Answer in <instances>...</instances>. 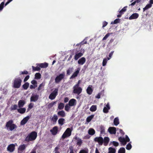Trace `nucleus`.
<instances>
[{
    "label": "nucleus",
    "instance_id": "1",
    "mask_svg": "<svg viewBox=\"0 0 153 153\" xmlns=\"http://www.w3.org/2000/svg\"><path fill=\"white\" fill-rule=\"evenodd\" d=\"M5 127L10 131L16 130L17 128V126L13 123V121L12 120H9L6 122Z\"/></svg>",
    "mask_w": 153,
    "mask_h": 153
},
{
    "label": "nucleus",
    "instance_id": "2",
    "mask_svg": "<svg viewBox=\"0 0 153 153\" xmlns=\"http://www.w3.org/2000/svg\"><path fill=\"white\" fill-rule=\"evenodd\" d=\"M37 136V133L36 131H32L25 138V140L27 142L35 140Z\"/></svg>",
    "mask_w": 153,
    "mask_h": 153
},
{
    "label": "nucleus",
    "instance_id": "3",
    "mask_svg": "<svg viewBox=\"0 0 153 153\" xmlns=\"http://www.w3.org/2000/svg\"><path fill=\"white\" fill-rule=\"evenodd\" d=\"M22 80L20 77L15 78L13 82V87L14 88H19L20 87Z\"/></svg>",
    "mask_w": 153,
    "mask_h": 153
},
{
    "label": "nucleus",
    "instance_id": "4",
    "mask_svg": "<svg viewBox=\"0 0 153 153\" xmlns=\"http://www.w3.org/2000/svg\"><path fill=\"white\" fill-rule=\"evenodd\" d=\"M73 130V128L71 127L70 128H68L66 129L65 131L63 133L62 136V138L64 139L66 137L70 136L71 134V132Z\"/></svg>",
    "mask_w": 153,
    "mask_h": 153
},
{
    "label": "nucleus",
    "instance_id": "5",
    "mask_svg": "<svg viewBox=\"0 0 153 153\" xmlns=\"http://www.w3.org/2000/svg\"><path fill=\"white\" fill-rule=\"evenodd\" d=\"M73 93L78 95L80 94L82 92V89L79 86L74 85L73 87Z\"/></svg>",
    "mask_w": 153,
    "mask_h": 153
},
{
    "label": "nucleus",
    "instance_id": "6",
    "mask_svg": "<svg viewBox=\"0 0 153 153\" xmlns=\"http://www.w3.org/2000/svg\"><path fill=\"white\" fill-rule=\"evenodd\" d=\"M65 75L64 73L61 74L57 76L55 79V82L56 83H59L62 79L64 78Z\"/></svg>",
    "mask_w": 153,
    "mask_h": 153
},
{
    "label": "nucleus",
    "instance_id": "7",
    "mask_svg": "<svg viewBox=\"0 0 153 153\" xmlns=\"http://www.w3.org/2000/svg\"><path fill=\"white\" fill-rule=\"evenodd\" d=\"M58 88H55L50 94L49 96V98L51 100H54L58 95Z\"/></svg>",
    "mask_w": 153,
    "mask_h": 153
},
{
    "label": "nucleus",
    "instance_id": "8",
    "mask_svg": "<svg viewBox=\"0 0 153 153\" xmlns=\"http://www.w3.org/2000/svg\"><path fill=\"white\" fill-rule=\"evenodd\" d=\"M94 140L95 142H98L99 145L100 146L102 145L103 143V139L101 136L95 137L94 139Z\"/></svg>",
    "mask_w": 153,
    "mask_h": 153
},
{
    "label": "nucleus",
    "instance_id": "9",
    "mask_svg": "<svg viewBox=\"0 0 153 153\" xmlns=\"http://www.w3.org/2000/svg\"><path fill=\"white\" fill-rule=\"evenodd\" d=\"M15 148V145L13 144H11L8 146L7 148V151L10 153H12L14 151Z\"/></svg>",
    "mask_w": 153,
    "mask_h": 153
},
{
    "label": "nucleus",
    "instance_id": "10",
    "mask_svg": "<svg viewBox=\"0 0 153 153\" xmlns=\"http://www.w3.org/2000/svg\"><path fill=\"white\" fill-rule=\"evenodd\" d=\"M50 131L52 135H55L58 132V127L57 126H55L50 130Z\"/></svg>",
    "mask_w": 153,
    "mask_h": 153
},
{
    "label": "nucleus",
    "instance_id": "11",
    "mask_svg": "<svg viewBox=\"0 0 153 153\" xmlns=\"http://www.w3.org/2000/svg\"><path fill=\"white\" fill-rule=\"evenodd\" d=\"M39 96L37 94H32L30 98V102H36L38 100Z\"/></svg>",
    "mask_w": 153,
    "mask_h": 153
},
{
    "label": "nucleus",
    "instance_id": "12",
    "mask_svg": "<svg viewBox=\"0 0 153 153\" xmlns=\"http://www.w3.org/2000/svg\"><path fill=\"white\" fill-rule=\"evenodd\" d=\"M74 139L77 140L76 145L79 146L81 145L82 143V141L79 137H78L77 136H75L74 138Z\"/></svg>",
    "mask_w": 153,
    "mask_h": 153
},
{
    "label": "nucleus",
    "instance_id": "13",
    "mask_svg": "<svg viewBox=\"0 0 153 153\" xmlns=\"http://www.w3.org/2000/svg\"><path fill=\"white\" fill-rule=\"evenodd\" d=\"M26 145L23 144L20 146L18 149V152L19 153H22L26 147Z\"/></svg>",
    "mask_w": 153,
    "mask_h": 153
},
{
    "label": "nucleus",
    "instance_id": "14",
    "mask_svg": "<svg viewBox=\"0 0 153 153\" xmlns=\"http://www.w3.org/2000/svg\"><path fill=\"white\" fill-rule=\"evenodd\" d=\"M108 131L110 134H115L116 133V128L114 127H110L108 129Z\"/></svg>",
    "mask_w": 153,
    "mask_h": 153
},
{
    "label": "nucleus",
    "instance_id": "15",
    "mask_svg": "<svg viewBox=\"0 0 153 153\" xmlns=\"http://www.w3.org/2000/svg\"><path fill=\"white\" fill-rule=\"evenodd\" d=\"M25 103V100H20L18 102V106L19 108H20L23 107Z\"/></svg>",
    "mask_w": 153,
    "mask_h": 153
},
{
    "label": "nucleus",
    "instance_id": "16",
    "mask_svg": "<svg viewBox=\"0 0 153 153\" xmlns=\"http://www.w3.org/2000/svg\"><path fill=\"white\" fill-rule=\"evenodd\" d=\"M29 119L30 117L29 116H27L26 117H25L21 121L20 123L21 125H25L28 120Z\"/></svg>",
    "mask_w": 153,
    "mask_h": 153
},
{
    "label": "nucleus",
    "instance_id": "17",
    "mask_svg": "<svg viewBox=\"0 0 153 153\" xmlns=\"http://www.w3.org/2000/svg\"><path fill=\"white\" fill-rule=\"evenodd\" d=\"M36 65L37 66H39L40 68H47L48 66V64L46 62L37 64Z\"/></svg>",
    "mask_w": 153,
    "mask_h": 153
},
{
    "label": "nucleus",
    "instance_id": "18",
    "mask_svg": "<svg viewBox=\"0 0 153 153\" xmlns=\"http://www.w3.org/2000/svg\"><path fill=\"white\" fill-rule=\"evenodd\" d=\"M76 100L74 99H71L68 103L69 106H72L74 105L76 103Z\"/></svg>",
    "mask_w": 153,
    "mask_h": 153
},
{
    "label": "nucleus",
    "instance_id": "19",
    "mask_svg": "<svg viewBox=\"0 0 153 153\" xmlns=\"http://www.w3.org/2000/svg\"><path fill=\"white\" fill-rule=\"evenodd\" d=\"M139 17V14L136 13H134L129 18L130 20L136 19Z\"/></svg>",
    "mask_w": 153,
    "mask_h": 153
},
{
    "label": "nucleus",
    "instance_id": "20",
    "mask_svg": "<svg viewBox=\"0 0 153 153\" xmlns=\"http://www.w3.org/2000/svg\"><path fill=\"white\" fill-rule=\"evenodd\" d=\"M110 109V107L109 104L108 103L106 105L105 107H104L103 109V112L105 113L108 112V110Z\"/></svg>",
    "mask_w": 153,
    "mask_h": 153
},
{
    "label": "nucleus",
    "instance_id": "21",
    "mask_svg": "<svg viewBox=\"0 0 153 153\" xmlns=\"http://www.w3.org/2000/svg\"><path fill=\"white\" fill-rule=\"evenodd\" d=\"M85 58L84 57H82L79 60L78 62L79 64L82 65L85 63Z\"/></svg>",
    "mask_w": 153,
    "mask_h": 153
},
{
    "label": "nucleus",
    "instance_id": "22",
    "mask_svg": "<svg viewBox=\"0 0 153 153\" xmlns=\"http://www.w3.org/2000/svg\"><path fill=\"white\" fill-rule=\"evenodd\" d=\"M57 114L59 116L63 117L65 116L66 114L65 111L63 110H62L58 111Z\"/></svg>",
    "mask_w": 153,
    "mask_h": 153
},
{
    "label": "nucleus",
    "instance_id": "23",
    "mask_svg": "<svg viewBox=\"0 0 153 153\" xmlns=\"http://www.w3.org/2000/svg\"><path fill=\"white\" fill-rule=\"evenodd\" d=\"M26 109L25 108H20L17 109V111L21 114H23L25 113Z\"/></svg>",
    "mask_w": 153,
    "mask_h": 153
},
{
    "label": "nucleus",
    "instance_id": "24",
    "mask_svg": "<svg viewBox=\"0 0 153 153\" xmlns=\"http://www.w3.org/2000/svg\"><path fill=\"white\" fill-rule=\"evenodd\" d=\"M109 141V139L108 137H105L103 139L104 145L106 146L108 144Z\"/></svg>",
    "mask_w": 153,
    "mask_h": 153
},
{
    "label": "nucleus",
    "instance_id": "25",
    "mask_svg": "<svg viewBox=\"0 0 153 153\" xmlns=\"http://www.w3.org/2000/svg\"><path fill=\"white\" fill-rule=\"evenodd\" d=\"M79 69H78L76 71L74 72V73L71 77L70 79H72L75 77L77 76L79 73Z\"/></svg>",
    "mask_w": 153,
    "mask_h": 153
},
{
    "label": "nucleus",
    "instance_id": "26",
    "mask_svg": "<svg viewBox=\"0 0 153 153\" xmlns=\"http://www.w3.org/2000/svg\"><path fill=\"white\" fill-rule=\"evenodd\" d=\"M65 120L63 118H59L58 120V124L61 126H62L65 123Z\"/></svg>",
    "mask_w": 153,
    "mask_h": 153
},
{
    "label": "nucleus",
    "instance_id": "27",
    "mask_svg": "<svg viewBox=\"0 0 153 153\" xmlns=\"http://www.w3.org/2000/svg\"><path fill=\"white\" fill-rule=\"evenodd\" d=\"M118 140L123 145H124L126 144V141L124 138L122 137H120L119 138Z\"/></svg>",
    "mask_w": 153,
    "mask_h": 153
},
{
    "label": "nucleus",
    "instance_id": "28",
    "mask_svg": "<svg viewBox=\"0 0 153 153\" xmlns=\"http://www.w3.org/2000/svg\"><path fill=\"white\" fill-rule=\"evenodd\" d=\"M83 55V54L81 53H79L77 54H76L74 56V59L76 60L78 59L82 56Z\"/></svg>",
    "mask_w": 153,
    "mask_h": 153
},
{
    "label": "nucleus",
    "instance_id": "29",
    "mask_svg": "<svg viewBox=\"0 0 153 153\" xmlns=\"http://www.w3.org/2000/svg\"><path fill=\"white\" fill-rule=\"evenodd\" d=\"M29 85V84L28 82H25L22 86V88L24 90H27Z\"/></svg>",
    "mask_w": 153,
    "mask_h": 153
},
{
    "label": "nucleus",
    "instance_id": "30",
    "mask_svg": "<svg viewBox=\"0 0 153 153\" xmlns=\"http://www.w3.org/2000/svg\"><path fill=\"white\" fill-rule=\"evenodd\" d=\"M93 91V90L92 89L90 86H88L86 90L87 93L89 95L91 94Z\"/></svg>",
    "mask_w": 153,
    "mask_h": 153
},
{
    "label": "nucleus",
    "instance_id": "31",
    "mask_svg": "<svg viewBox=\"0 0 153 153\" xmlns=\"http://www.w3.org/2000/svg\"><path fill=\"white\" fill-rule=\"evenodd\" d=\"M95 131L93 128H91L88 131V133L90 135H93L95 134Z\"/></svg>",
    "mask_w": 153,
    "mask_h": 153
},
{
    "label": "nucleus",
    "instance_id": "32",
    "mask_svg": "<svg viewBox=\"0 0 153 153\" xmlns=\"http://www.w3.org/2000/svg\"><path fill=\"white\" fill-rule=\"evenodd\" d=\"M108 153H115L116 152V150L115 149L112 148L111 147H110L108 149Z\"/></svg>",
    "mask_w": 153,
    "mask_h": 153
},
{
    "label": "nucleus",
    "instance_id": "33",
    "mask_svg": "<svg viewBox=\"0 0 153 153\" xmlns=\"http://www.w3.org/2000/svg\"><path fill=\"white\" fill-rule=\"evenodd\" d=\"M58 118L57 116L55 114L53 117L51 118V120L53 123H56L58 120Z\"/></svg>",
    "mask_w": 153,
    "mask_h": 153
},
{
    "label": "nucleus",
    "instance_id": "34",
    "mask_svg": "<svg viewBox=\"0 0 153 153\" xmlns=\"http://www.w3.org/2000/svg\"><path fill=\"white\" fill-rule=\"evenodd\" d=\"M65 106V104L64 103L60 102L58 104V108L59 110L62 109Z\"/></svg>",
    "mask_w": 153,
    "mask_h": 153
},
{
    "label": "nucleus",
    "instance_id": "35",
    "mask_svg": "<svg viewBox=\"0 0 153 153\" xmlns=\"http://www.w3.org/2000/svg\"><path fill=\"white\" fill-rule=\"evenodd\" d=\"M97 109V106L96 105H92L90 108V110L92 112L95 111Z\"/></svg>",
    "mask_w": 153,
    "mask_h": 153
},
{
    "label": "nucleus",
    "instance_id": "36",
    "mask_svg": "<svg viewBox=\"0 0 153 153\" xmlns=\"http://www.w3.org/2000/svg\"><path fill=\"white\" fill-rule=\"evenodd\" d=\"M18 107V106L16 104L12 105L10 108V110L11 111H14L17 110Z\"/></svg>",
    "mask_w": 153,
    "mask_h": 153
},
{
    "label": "nucleus",
    "instance_id": "37",
    "mask_svg": "<svg viewBox=\"0 0 153 153\" xmlns=\"http://www.w3.org/2000/svg\"><path fill=\"white\" fill-rule=\"evenodd\" d=\"M94 116V115H91V116L88 117L86 119V121L88 123L90 122L91 120L93 118Z\"/></svg>",
    "mask_w": 153,
    "mask_h": 153
},
{
    "label": "nucleus",
    "instance_id": "38",
    "mask_svg": "<svg viewBox=\"0 0 153 153\" xmlns=\"http://www.w3.org/2000/svg\"><path fill=\"white\" fill-rule=\"evenodd\" d=\"M100 134H105V128L104 126H100Z\"/></svg>",
    "mask_w": 153,
    "mask_h": 153
},
{
    "label": "nucleus",
    "instance_id": "39",
    "mask_svg": "<svg viewBox=\"0 0 153 153\" xmlns=\"http://www.w3.org/2000/svg\"><path fill=\"white\" fill-rule=\"evenodd\" d=\"M41 78V75L39 73H36L35 75V79H39Z\"/></svg>",
    "mask_w": 153,
    "mask_h": 153
},
{
    "label": "nucleus",
    "instance_id": "40",
    "mask_svg": "<svg viewBox=\"0 0 153 153\" xmlns=\"http://www.w3.org/2000/svg\"><path fill=\"white\" fill-rule=\"evenodd\" d=\"M114 125L115 126H117L119 124V122L118 118L116 117L114 118Z\"/></svg>",
    "mask_w": 153,
    "mask_h": 153
},
{
    "label": "nucleus",
    "instance_id": "41",
    "mask_svg": "<svg viewBox=\"0 0 153 153\" xmlns=\"http://www.w3.org/2000/svg\"><path fill=\"white\" fill-rule=\"evenodd\" d=\"M73 68H70L67 70V75H69L73 71Z\"/></svg>",
    "mask_w": 153,
    "mask_h": 153
},
{
    "label": "nucleus",
    "instance_id": "42",
    "mask_svg": "<svg viewBox=\"0 0 153 153\" xmlns=\"http://www.w3.org/2000/svg\"><path fill=\"white\" fill-rule=\"evenodd\" d=\"M127 7V6L124 7L120 11L119 13L120 14H123L126 10V8Z\"/></svg>",
    "mask_w": 153,
    "mask_h": 153
},
{
    "label": "nucleus",
    "instance_id": "43",
    "mask_svg": "<svg viewBox=\"0 0 153 153\" xmlns=\"http://www.w3.org/2000/svg\"><path fill=\"white\" fill-rule=\"evenodd\" d=\"M118 153H125V149L123 147L120 148L118 151Z\"/></svg>",
    "mask_w": 153,
    "mask_h": 153
},
{
    "label": "nucleus",
    "instance_id": "44",
    "mask_svg": "<svg viewBox=\"0 0 153 153\" xmlns=\"http://www.w3.org/2000/svg\"><path fill=\"white\" fill-rule=\"evenodd\" d=\"M152 6V5H150L149 4H147L146 5L145 7L143 8V11H144L146 10L151 8Z\"/></svg>",
    "mask_w": 153,
    "mask_h": 153
},
{
    "label": "nucleus",
    "instance_id": "45",
    "mask_svg": "<svg viewBox=\"0 0 153 153\" xmlns=\"http://www.w3.org/2000/svg\"><path fill=\"white\" fill-rule=\"evenodd\" d=\"M33 71H39L41 69L40 67H39L37 66L36 67H35L33 66H32Z\"/></svg>",
    "mask_w": 153,
    "mask_h": 153
},
{
    "label": "nucleus",
    "instance_id": "46",
    "mask_svg": "<svg viewBox=\"0 0 153 153\" xmlns=\"http://www.w3.org/2000/svg\"><path fill=\"white\" fill-rule=\"evenodd\" d=\"M56 102L55 101L49 103L48 105V108H52L54 104H56Z\"/></svg>",
    "mask_w": 153,
    "mask_h": 153
},
{
    "label": "nucleus",
    "instance_id": "47",
    "mask_svg": "<svg viewBox=\"0 0 153 153\" xmlns=\"http://www.w3.org/2000/svg\"><path fill=\"white\" fill-rule=\"evenodd\" d=\"M31 83L35 87H37V82L35 80H33L31 82Z\"/></svg>",
    "mask_w": 153,
    "mask_h": 153
},
{
    "label": "nucleus",
    "instance_id": "48",
    "mask_svg": "<svg viewBox=\"0 0 153 153\" xmlns=\"http://www.w3.org/2000/svg\"><path fill=\"white\" fill-rule=\"evenodd\" d=\"M33 104L32 103H30L28 105V108L27 109V111H29L30 109H31L33 106Z\"/></svg>",
    "mask_w": 153,
    "mask_h": 153
},
{
    "label": "nucleus",
    "instance_id": "49",
    "mask_svg": "<svg viewBox=\"0 0 153 153\" xmlns=\"http://www.w3.org/2000/svg\"><path fill=\"white\" fill-rule=\"evenodd\" d=\"M70 108V107L69 105L66 104L65 106V109L67 111H68Z\"/></svg>",
    "mask_w": 153,
    "mask_h": 153
},
{
    "label": "nucleus",
    "instance_id": "50",
    "mask_svg": "<svg viewBox=\"0 0 153 153\" xmlns=\"http://www.w3.org/2000/svg\"><path fill=\"white\" fill-rule=\"evenodd\" d=\"M131 145L130 142L126 145V148L127 150H129L131 149Z\"/></svg>",
    "mask_w": 153,
    "mask_h": 153
},
{
    "label": "nucleus",
    "instance_id": "51",
    "mask_svg": "<svg viewBox=\"0 0 153 153\" xmlns=\"http://www.w3.org/2000/svg\"><path fill=\"white\" fill-rule=\"evenodd\" d=\"M108 59L106 58H104L103 59V62H102V65L103 66H105L106 65V64L107 63Z\"/></svg>",
    "mask_w": 153,
    "mask_h": 153
},
{
    "label": "nucleus",
    "instance_id": "52",
    "mask_svg": "<svg viewBox=\"0 0 153 153\" xmlns=\"http://www.w3.org/2000/svg\"><path fill=\"white\" fill-rule=\"evenodd\" d=\"M111 33H107L103 38L102 39V41H104L106 39L108 38V37L110 35Z\"/></svg>",
    "mask_w": 153,
    "mask_h": 153
},
{
    "label": "nucleus",
    "instance_id": "53",
    "mask_svg": "<svg viewBox=\"0 0 153 153\" xmlns=\"http://www.w3.org/2000/svg\"><path fill=\"white\" fill-rule=\"evenodd\" d=\"M28 73V72L26 71L25 70L23 71H20V75H23V74H27Z\"/></svg>",
    "mask_w": 153,
    "mask_h": 153
},
{
    "label": "nucleus",
    "instance_id": "54",
    "mask_svg": "<svg viewBox=\"0 0 153 153\" xmlns=\"http://www.w3.org/2000/svg\"><path fill=\"white\" fill-rule=\"evenodd\" d=\"M59 147L56 146V147L54 150V152L55 153H60L59 151Z\"/></svg>",
    "mask_w": 153,
    "mask_h": 153
},
{
    "label": "nucleus",
    "instance_id": "55",
    "mask_svg": "<svg viewBox=\"0 0 153 153\" xmlns=\"http://www.w3.org/2000/svg\"><path fill=\"white\" fill-rule=\"evenodd\" d=\"M4 2H2L0 4V11L2 10L3 9L4 7Z\"/></svg>",
    "mask_w": 153,
    "mask_h": 153
},
{
    "label": "nucleus",
    "instance_id": "56",
    "mask_svg": "<svg viewBox=\"0 0 153 153\" xmlns=\"http://www.w3.org/2000/svg\"><path fill=\"white\" fill-rule=\"evenodd\" d=\"M79 153H88V150L82 149L80 151Z\"/></svg>",
    "mask_w": 153,
    "mask_h": 153
},
{
    "label": "nucleus",
    "instance_id": "57",
    "mask_svg": "<svg viewBox=\"0 0 153 153\" xmlns=\"http://www.w3.org/2000/svg\"><path fill=\"white\" fill-rule=\"evenodd\" d=\"M111 143L113 144V145L115 146H117L119 145V143L116 141H113Z\"/></svg>",
    "mask_w": 153,
    "mask_h": 153
},
{
    "label": "nucleus",
    "instance_id": "58",
    "mask_svg": "<svg viewBox=\"0 0 153 153\" xmlns=\"http://www.w3.org/2000/svg\"><path fill=\"white\" fill-rule=\"evenodd\" d=\"M114 51H111L109 55V57L107 58V59L108 60H109L112 57L113 55V53H114Z\"/></svg>",
    "mask_w": 153,
    "mask_h": 153
},
{
    "label": "nucleus",
    "instance_id": "59",
    "mask_svg": "<svg viewBox=\"0 0 153 153\" xmlns=\"http://www.w3.org/2000/svg\"><path fill=\"white\" fill-rule=\"evenodd\" d=\"M108 23L106 21H103L102 22V27L103 28L104 27H105L108 24Z\"/></svg>",
    "mask_w": 153,
    "mask_h": 153
},
{
    "label": "nucleus",
    "instance_id": "60",
    "mask_svg": "<svg viewBox=\"0 0 153 153\" xmlns=\"http://www.w3.org/2000/svg\"><path fill=\"white\" fill-rule=\"evenodd\" d=\"M29 78H30L29 75H27L25 77V78L24 80V82H26V81H27L29 79Z\"/></svg>",
    "mask_w": 153,
    "mask_h": 153
},
{
    "label": "nucleus",
    "instance_id": "61",
    "mask_svg": "<svg viewBox=\"0 0 153 153\" xmlns=\"http://www.w3.org/2000/svg\"><path fill=\"white\" fill-rule=\"evenodd\" d=\"M119 19H115L113 22L114 24H116L118 23L119 21Z\"/></svg>",
    "mask_w": 153,
    "mask_h": 153
},
{
    "label": "nucleus",
    "instance_id": "62",
    "mask_svg": "<svg viewBox=\"0 0 153 153\" xmlns=\"http://www.w3.org/2000/svg\"><path fill=\"white\" fill-rule=\"evenodd\" d=\"M125 139L126 140V143L127 142H129L130 141V139L127 135H126V138Z\"/></svg>",
    "mask_w": 153,
    "mask_h": 153
},
{
    "label": "nucleus",
    "instance_id": "63",
    "mask_svg": "<svg viewBox=\"0 0 153 153\" xmlns=\"http://www.w3.org/2000/svg\"><path fill=\"white\" fill-rule=\"evenodd\" d=\"M118 130H119L120 133L121 134V135H122L123 136L124 135V134H125V133L124 132V131L120 129H118Z\"/></svg>",
    "mask_w": 153,
    "mask_h": 153
},
{
    "label": "nucleus",
    "instance_id": "64",
    "mask_svg": "<svg viewBox=\"0 0 153 153\" xmlns=\"http://www.w3.org/2000/svg\"><path fill=\"white\" fill-rule=\"evenodd\" d=\"M101 94L100 93H99L96 96V98L98 99H99L100 98V95Z\"/></svg>",
    "mask_w": 153,
    "mask_h": 153
}]
</instances>
